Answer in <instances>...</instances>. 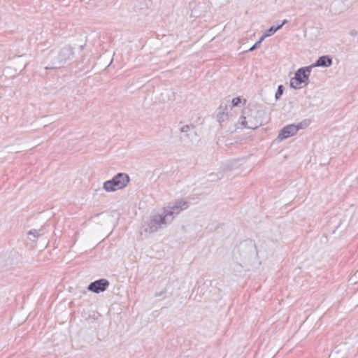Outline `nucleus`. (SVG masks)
<instances>
[{
	"label": "nucleus",
	"instance_id": "1",
	"mask_svg": "<svg viewBox=\"0 0 358 358\" xmlns=\"http://www.w3.org/2000/svg\"><path fill=\"white\" fill-rule=\"evenodd\" d=\"M188 208V203L185 200H178L168 207L162 208L154 211L150 215V221L145 225L144 230L148 233H155L159 229L170 224L173 220L174 215L179 214L182 210Z\"/></svg>",
	"mask_w": 358,
	"mask_h": 358
},
{
	"label": "nucleus",
	"instance_id": "2",
	"mask_svg": "<svg viewBox=\"0 0 358 358\" xmlns=\"http://www.w3.org/2000/svg\"><path fill=\"white\" fill-rule=\"evenodd\" d=\"M262 115L259 110L246 108L243 110L239 123L244 128L255 129L262 124Z\"/></svg>",
	"mask_w": 358,
	"mask_h": 358
},
{
	"label": "nucleus",
	"instance_id": "3",
	"mask_svg": "<svg viewBox=\"0 0 358 358\" xmlns=\"http://www.w3.org/2000/svg\"><path fill=\"white\" fill-rule=\"evenodd\" d=\"M129 182V177L127 174L119 173L111 180L103 183V188L108 192H115L125 187Z\"/></svg>",
	"mask_w": 358,
	"mask_h": 358
},
{
	"label": "nucleus",
	"instance_id": "4",
	"mask_svg": "<svg viewBox=\"0 0 358 358\" xmlns=\"http://www.w3.org/2000/svg\"><path fill=\"white\" fill-rule=\"evenodd\" d=\"M311 72V66H306L299 69L294 73V77L290 80V87L294 89H300L302 85H307Z\"/></svg>",
	"mask_w": 358,
	"mask_h": 358
},
{
	"label": "nucleus",
	"instance_id": "5",
	"mask_svg": "<svg viewBox=\"0 0 358 358\" xmlns=\"http://www.w3.org/2000/svg\"><path fill=\"white\" fill-rule=\"evenodd\" d=\"M73 51L71 47L66 46L62 48L58 52L57 57L54 58L50 66L45 67L46 69H53L62 67L68 60L73 57Z\"/></svg>",
	"mask_w": 358,
	"mask_h": 358
},
{
	"label": "nucleus",
	"instance_id": "6",
	"mask_svg": "<svg viewBox=\"0 0 358 358\" xmlns=\"http://www.w3.org/2000/svg\"><path fill=\"white\" fill-rule=\"evenodd\" d=\"M308 120L299 122L297 124H289L284 127L280 131L278 138L280 141L285 140L290 136H294L299 129H304L308 126Z\"/></svg>",
	"mask_w": 358,
	"mask_h": 358
},
{
	"label": "nucleus",
	"instance_id": "7",
	"mask_svg": "<svg viewBox=\"0 0 358 358\" xmlns=\"http://www.w3.org/2000/svg\"><path fill=\"white\" fill-rule=\"evenodd\" d=\"M108 286L109 281L106 279L102 278L91 282L88 285L87 289L92 292L98 294L106 290Z\"/></svg>",
	"mask_w": 358,
	"mask_h": 358
},
{
	"label": "nucleus",
	"instance_id": "8",
	"mask_svg": "<svg viewBox=\"0 0 358 358\" xmlns=\"http://www.w3.org/2000/svg\"><path fill=\"white\" fill-rule=\"evenodd\" d=\"M180 132L183 134L181 138L185 141L188 140L189 142L193 143L197 139V134L195 128L192 125H185L180 128Z\"/></svg>",
	"mask_w": 358,
	"mask_h": 358
},
{
	"label": "nucleus",
	"instance_id": "9",
	"mask_svg": "<svg viewBox=\"0 0 358 358\" xmlns=\"http://www.w3.org/2000/svg\"><path fill=\"white\" fill-rule=\"evenodd\" d=\"M332 62H333L332 59L329 56L324 55V56L320 57L317 59V60L316 61V62L314 64L310 65V66H311V69L313 67H316V66L329 67L332 64Z\"/></svg>",
	"mask_w": 358,
	"mask_h": 358
},
{
	"label": "nucleus",
	"instance_id": "10",
	"mask_svg": "<svg viewBox=\"0 0 358 358\" xmlns=\"http://www.w3.org/2000/svg\"><path fill=\"white\" fill-rule=\"evenodd\" d=\"M45 233V227H42L40 229H33L30 230L27 233V238L31 241H36L38 238H39L41 236L44 234Z\"/></svg>",
	"mask_w": 358,
	"mask_h": 358
},
{
	"label": "nucleus",
	"instance_id": "11",
	"mask_svg": "<svg viewBox=\"0 0 358 358\" xmlns=\"http://www.w3.org/2000/svg\"><path fill=\"white\" fill-rule=\"evenodd\" d=\"M227 109V103H221L219 108L220 111L217 113V117L220 122H224L227 119V113L226 112Z\"/></svg>",
	"mask_w": 358,
	"mask_h": 358
},
{
	"label": "nucleus",
	"instance_id": "12",
	"mask_svg": "<svg viewBox=\"0 0 358 358\" xmlns=\"http://www.w3.org/2000/svg\"><path fill=\"white\" fill-rule=\"evenodd\" d=\"M344 9V3L342 0H336L331 4V10L335 13H341Z\"/></svg>",
	"mask_w": 358,
	"mask_h": 358
},
{
	"label": "nucleus",
	"instance_id": "13",
	"mask_svg": "<svg viewBox=\"0 0 358 358\" xmlns=\"http://www.w3.org/2000/svg\"><path fill=\"white\" fill-rule=\"evenodd\" d=\"M287 20H284L281 23L278 24L276 27L271 26L268 29L266 30L267 35H273L274 33H275L278 30L282 28V27L287 23Z\"/></svg>",
	"mask_w": 358,
	"mask_h": 358
},
{
	"label": "nucleus",
	"instance_id": "14",
	"mask_svg": "<svg viewBox=\"0 0 358 358\" xmlns=\"http://www.w3.org/2000/svg\"><path fill=\"white\" fill-rule=\"evenodd\" d=\"M284 91V87L282 85H280L278 87L277 92H275V99H279L280 96L282 95Z\"/></svg>",
	"mask_w": 358,
	"mask_h": 358
},
{
	"label": "nucleus",
	"instance_id": "15",
	"mask_svg": "<svg viewBox=\"0 0 358 358\" xmlns=\"http://www.w3.org/2000/svg\"><path fill=\"white\" fill-rule=\"evenodd\" d=\"M241 99L240 97L234 98L231 101L232 106H237L241 103Z\"/></svg>",
	"mask_w": 358,
	"mask_h": 358
},
{
	"label": "nucleus",
	"instance_id": "16",
	"mask_svg": "<svg viewBox=\"0 0 358 358\" xmlns=\"http://www.w3.org/2000/svg\"><path fill=\"white\" fill-rule=\"evenodd\" d=\"M260 44H259V42H256L250 49H249V51H253L255 50V49H257L258 47H259Z\"/></svg>",
	"mask_w": 358,
	"mask_h": 358
},
{
	"label": "nucleus",
	"instance_id": "17",
	"mask_svg": "<svg viewBox=\"0 0 358 358\" xmlns=\"http://www.w3.org/2000/svg\"><path fill=\"white\" fill-rule=\"evenodd\" d=\"M270 36V35H267V32L266 31V33L261 36V38L259 39V41L257 42H259V44H261L262 43V41L266 38V37H268Z\"/></svg>",
	"mask_w": 358,
	"mask_h": 358
},
{
	"label": "nucleus",
	"instance_id": "18",
	"mask_svg": "<svg viewBox=\"0 0 358 358\" xmlns=\"http://www.w3.org/2000/svg\"><path fill=\"white\" fill-rule=\"evenodd\" d=\"M355 276L358 278V271L355 273Z\"/></svg>",
	"mask_w": 358,
	"mask_h": 358
}]
</instances>
